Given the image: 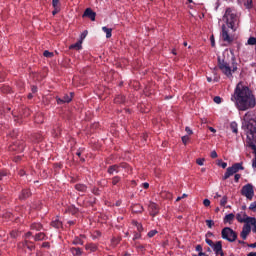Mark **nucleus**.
Wrapping results in <instances>:
<instances>
[{
	"instance_id": "nucleus-37",
	"label": "nucleus",
	"mask_w": 256,
	"mask_h": 256,
	"mask_svg": "<svg viewBox=\"0 0 256 256\" xmlns=\"http://www.w3.org/2000/svg\"><path fill=\"white\" fill-rule=\"evenodd\" d=\"M206 225L209 229H211L213 225H215V222H213V220H206Z\"/></svg>"
},
{
	"instance_id": "nucleus-38",
	"label": "nucleus",
	"mask_w": 256,
	"mask_h": 256,
	"mask_svg": "<svg viewBox=\"0 0 256 256\" xmlns=\"http://www.w3.org/2000/svg\"><path fill=\"white\" fill-rule=\"evenodd\" d=\"M197 165L203 166L205 163V158H199L196 160Z\"/></svg>"
},
{
	"instance_id": "nucleus-43",
	"label": "nucleus",
	"mask_w": 256,
	"mask_h": 256,
	"mask_svg": "<svg viewBox=\"0 0 256 256\" xmlns=\"http://www.w3.org/2000/svg\"><path fill=\"white\" fill-rule=\"evenodd\" d=\"M210 157H211L212 159H217V157H218L217 151L213 150V151L211 152V154H210Z\"/></svg>"
},
{
	"instance_id": "nucleus-27",
	"label": "nucleus",
	"mask_w": 256,
	"mask_h": 256,
	"mask_svg": "<svg viewBox=\"0 0 256 256\" xmlns=\"http://www.w3.org/2000/svg\"><path fill=\"white\" fill-rule=\"evenodd\" d=\"M249 225H252V227H253L252 231H253V233H256V219L255 218L250 220Z\"/></svg>"
},
{
	"instance_id": "nucleus-9",
	"label": "nucleus",
	"mask_w": 256,
	"mask_h": 256,
	"mask_svg": "<svg viewBox=\"0 0 256 256\" xmlns=\"http://www.w3.org/2000/svg\"><path fill=\"white\" fill-rule=\"evenodd\" d=\"M213 251L216 253V255H220L223 256V244L221 243V241L216 242L213 246H212Z\"/></svg>"
},
{
	"instance_id": "nucleus-7",
	"label": "nucleus",
	"mask_w": 256,
	"mask_h": 256,
	"mask_svg": "<svg viewBox=\"0 0 256 256\" xmlns=\"http://www.w3.org/2000/svg\"><path fill=\"white\" fill-rule=\"evenodd\" d=\"M236 219L238 221V223H250L251 219H253V217H249L247 216V213L245 212H240L236 215Z\"/></svg>"
},
{
	"instance_id": "nucleus-20",
	"label": "nucleus",
	"mask_w": 256,
	"mask_h": 256,
	"mask_svg": "<svg viewBox=\"0 0 256 256\" xmlns=\"http://www.w3.org/2000/svg\"><path fill=\"white\" fill-rule=\"evenodd\" d=\"M83 45V40H80L78 42H76L75 44H72L69 49H77V51H79V49L82 48Z\"/></svg>"
},
{
	"instance_id": "nucleus-34",
	"label": "nucleus",
	"mask_w": 256,
	"mask_h": 256,
	"mask_svg": "<svg viewBox=\"0 0 256 256\" xmlns=\"http://www.w3.org/2000/svg\"><path fill=\"white\" fill-rule=\"evenodd\" d=\"M248 45H256V38L250 37L247 41Z\"/></svg>"
},
{
	"instance_id": "nucleus-41",
	"label": "nucleus",
	"mask_w": 256,
	"mask_h": 256,
	"mask_svg": "<svg viewBox=\"0 0 256 256\" xmlns=\"http://www.w3.org/2000/svg\"><path fill=\"white\" fill-rule=\"evenodd\" d=\"M203 205H204V207H209L211 205V200L210 199H204L203 200Z\"/></svg>"
},
{
	"instance_id": "nucleus-35",
	"label": "nucleus",
	"mask_w": 256,
	"mask_h": 256,
	"mask_svg": "<svg viewBox=\"0 0 256 256\" xmlns=\"http://www.w3.org/2000/svg\"><path fill=\"white\" fill-rule=\"evenodd\" d=\"M43 55H44V57L51 59V57H53L54 54H53V52H49V50H46V51H44Z\"/></svg>"
},
{
	"instance_id": "nucleus-18",
	"label": "nucleus",
	"mask_w": 256,
	"mask_h": 256,
	"mask_svg": "<svg viewBox=\"0 0 256 256\" xmlns=\"http://www.w3.org/2000/svg\"><path fill=\"white\" fill-rule=\"evenodd\" d=\"M46 235L43 232H40L34 236V241H45Z\"/></svg>"
},
{
	"instance_id": "nucleus-64",
	"label": "nucleus",
	"mask_w": 256,
	"mask_h": 256,
	"mask_svg": "<svg viewBox=\"0 0 256 256\" xmlns=\"http://www.w3.org/2000/svg\"><path fill=\"white\" fill-rule=\"evenodd\" d=\"M198 253H199L198 256H203V255H205V253H203V251L198 252Z\"/></svg>"
},
{
	"instance_id": "nucleus-36",
	"label": "nucleus",
	"mask_w": 256,
	"mask_h": 256,
	"mask_svg": "<svg viewBox=\"0 0 256 256\" xmlns=\"http://www.w3.org/2000/svg\"><path fill=\"white\" fill-rule=\"evenodd\" d=\"M134 225L137 227V231H139V233H141V231H143V225H141L138 222H134Z\"/></svg>"
},
{
	"instance_id": "nucleus-13",
	"label": "nucleus",
	"mask_w": 256,
	"mask_h": 256,
	"mask_svg": "<svg viewBox=\"0 0 256 256\" xmlns=\"http://www.w3.org/2000/svg\"><path fill=\"white\" fill-rule=\"evenodd\" d=\"M24 147L19 143H15L9 147V151H17V153H22Z\"/></svg>"
},
{
	"instance_id": "nucleus-14",
	"label": "nucleus",
	"mask_w": 256,
	"mask_h": 256,
	"mask_svg": "<svg viewBox=\"0 0 256 256\" xmlns=\"http://www.w3.org/2000/svg\"><path fill=\"white\" fill-rule=\"evenodd\" d=\"M51 225L55 229H61V227H63V222H61L59 218H56L55 220L52 221Z\"/></svg>"
},
{
	"instance_id": "nucleus-10",
	"label": "nucleus",
	"mask_w": 256,
	"mask_h": 256,
	"mask_svg": "<svg viewBox=\"0 0 256 256\" xmlns=\"http://www.w3.org/2000/svg\"><path fill=\"white\" fill-rule=\"evenodd\" d=\"M148 209H149L152 217H155V215H157L159 213V206L157 204H155L154 202L149 203Z\"/></svg>"
},
{
	"instance_id": "nucleus-6",
	"label": "nucleus",
	"mask_w": 256,
	"mask_h": 256,
	"mask_svg": "<svg viewBox=\"0 0 256 256\" xmlns=\"http://www.w3.org/2000/svg\"><path fill=\"white\" fill-rule=\"evenodd\" d=\"M241 193L246 199L249 201L253 200V197H255V190L253 189L252 184H246L242 187Z\"/></svg>"
},
{
	"instance_id": "nucleus-33",
	"label": "nucleus",
	"mask_w": 256,
	"mask_h": 256,
	"mask_svg": "<svg viewBox=\"0 0 256 256\" xmlns=\"http://www.w3.org/2000/svg\"><path fill=\"white\" fill-rule=\"evenodd\" d=\"M52 6L54 7V9H61V7L59 6V0H52Z\"/></svg>"
},
{
	"instance_id": "nucleus-46",
	"label": "nucleus",
	"mask_w": 256,
	"mask_h": 256,
	"mask_svg": "<svg viewBox=\"0 0 256 256\" xmlns=\"http://www.w3.org/2000/svg\"><path fill=\"white\" fill-rule=\"evenodd\" d=\"M189 139H190L189 136H183L182 137L183 144L186 145V143L189 141Z\"/></svg>"
},
{
	"instance_id": "nucleus-11",
	"label": "nucleus",
	"mask_w": 256,
	"mask_h": 256,
	"mask_svg": "<svg viewBox=\"0 0 256 256\" xmlns=\"http://www.w3.org/2000/svg\"><path fill=\"white\" fill-rule=\"evenodd\" d=\"M73 96L64 95L63 98L56 97L58 105H63V103H71Z\"/></svg>"
},
{
	"instance_id": "nucleus-44",
	"label": "nucleus",
	"mask_w": 256,
	"mask_h": 256,
	"mask_svg": "<svg viewBox=\"0 0 256 256\" xmlns=\"http://www.w3.org/2000/svg\"><path fill=\"white\" fill-rule=\"evenodd\" d=\"M214 103H217V105L221 104V97L219 96L214 97Z\"/></svg>"
},
{
	"instance_id": "nucleus-42",
	"label": "nucleus",
	"mask_w": 256,
	"mask_h": 256,
	"mask_svg": "<svg viewBox=\"0 0 256 256\" xmlns=\"http://www.w3.org/2000/svg\"><path fill=\"white\" fill-rule=\"evenodd\" d=\"M250 211H256V201L252 202L249 206Z\"/></svg>"
},
{
	"instance_id": "nucleus-2",
	"label": "nucleus",
	"mask_w": 256,
	"mask_h": 256,
	"mask_svg": "<svg viewBox=\"0 0 256 256\" xmlns=\"http://www.w3.org/2000/svg\"><path fill=\"white\" fill-rule=\"evenodd\" d=\"M224 24L221 26V37L225 43H233V36L229 34V29L233 33L239 29L241 20L239 19V14L237 10L233 8H226L225 13L222 17Z\"/></svg>"
},
{
	"instance_id": "nucleus-23",
	"label": "nucleus",
	"mask_w": 256,
	"mask_h": 256,
	"mask_svg": "<svg viewBox=\"0 0 256 256\" xmlns=\"http://www.w3.org/2000/svg\"><path fill=\"white\" fill-rule=\"evenodd\" d=\"M32 231H41L43 229V226L40 223H33L31 225Z\"/></svg>"
},
{
	"instance_id": "nucleus-57",
	"label": "nucleus",
	"mask_w": 256,
	"mask_h": 256,
	"mask_svg": "<svg viewBox=\"0 0 256 256\" xmlns=\"http://www.w3.org/2000/svg\"><path fill=\"white\" fill-rule=\"evenodd\" d=\"M209 131H211V133H217V130H215L213 127H209Z\"/></svg>"
},
{
	"instance_id": "nucleus-39",
	"label": "nucleus",
	"mask_w": 256,
	"mask_h": 256,
	"mask_svg": "<svg viewBox=\"0 0 256 256\" xmlns=\"http://www.w3.org/2000/svg\"><path fill=\"white\" fill-rule=\"evenodd\" d=\"M4 177H7V171L2 170L0 171V181H3Z\"/></svg>"
},
{
	"instance_id": "nucleus-40",
	"label": "nucleus",
	"mask_w": 256,
	"mask_h": 256,
	"mask_svg": "<svg viewBox=\"0 0 256 256\" xmlns=\"http://www.w3.org/2000/svg\"><path fill=\"white\" fill-rule=\"evenodd\" d=\"M157 233H158L157 230H151L148 232V237H150V238L155 237V235H157Z\"/></svg>"
},
{
	"instance_id": "nucleus-54",
	"label": "nucleus",
	"mask_w": 256,
	"mask_h": 256,
	"mask_svg": "<svg viewBox=\"0 0 256 256\" xmlns=\"http://www.w3.org/2000/svg\"><path fill=\"white\" fill-rule=\"evenodd\" d=\"M196 251H198V253L203 251V247L201 245H197L196 246Z\"/></svg>"
},
{
	"instance_id": "nucleus-52",
	"label": "nucleus",
	"mask_w": 256,
	"mask_h": 256,
	"mask_svg": "<svg viewBox=\"0 0 256 256\" xmlns=\"http://www.w3.org/2000/svg\"><path fill=\"white\" fill-rule=\"evenodd\" d=\"M187 197H188L187 194H183L182 196H179V197L176 199V201H181V199H185V198H187Z\"/></svg>"
},
{
	"instance_id": "nucleus-26",
	"label": "nucleus",
	"mask_w": 256,
	"mask_h": 256,
	"mask_svg": "<svg viewBox=\"0 0 256 256\" xmlns=\"http://www.w3.org/2000/svg\"><path fill=\"white\" fill-rule=\"evenodd\" d=\"M246 9H253V0H246L244 2Z\"/></svg>"
},
{
	"instance_id": "nucleus-56",
	"label": "nucleus",
	"mask_w": 256,
	"mask_h": 256,
	"mask_svg": "<svg viewBox=\"0 0 256 256\" xmlns=\"http://www.w3.org/2000/svg\"><path fill=\"white\" fill-rule=\"evenodd\" d=\"M142 185H143L144 189H149V183L145 182Z\"/></svg>"
},
{
	"instance_id": "nucleus-50",
	"label": "nucleus",
	"mask_w": 256,
	"mask_h": 256,
	"mask_svg": "<svg viewBox=\"0 0 256 256\" xmlns=\"http://www.w3.org/2000/svg\"><path fill=\"white\" fill-rule=\"evenodd\" d=\"M206 243L209 245V247H213V245H215L211 239H206Z\"/></svg>"
},
{
	"instance_id": "nucleus-45",
	"label": "nucleus",
	"mask_w": 256,
	"mask_h": 256,
	"mask_svg": "<svg viewBox=\"0 0 256 256\" xmlns=\"http://www.w3.org/2000/svg\"><path fill=\"white\" fill-rule=\"evenodd\" d=\"M241 179V174H235V176H234V181L236 182V183H239V180Z\"/></svg>"
},
{
	"instance_id": "nucleus-1",
	"label": "nucleus",
	"mask_w": 256,
	"mask_h": 256,
	"mask_svg": "<svg viewBox=\"0 0 256 256\" xmlns=\"http://www.w3.org/2000/svg\"><path fill=\"white\" fill-rule=\"evenodd\" d=\"M231 100L235 102L238 111H247L256 105L255 95L249 87L241 82L237 84Z\"/></svg>"
},
{
	"instance_id": "nucleus-22",
	"label": "nucleus",
	"mask_w": 256,
	"mask_h": 256,
	"mask_svg": "<svg viewBox=\"0 0 256 256\" xmlns=\"http://www.w3.org/2000/svg\"><path fill=\"white\" fill-rule=\"evenodd\" d=\"M132 212L133 213H143V206H141V205H134L132 207Z\"/></svg>"
},
{
	"instance_id": "nucleus-61",
	"label": "nucleus",
	"mask_w": 256,
	"mask_h": 256,
	"mask_svg": "<svg viewBox=\"0 0 256 256\" xmlns=\"http://www.w3.org/2000/svg\"><path fill=\"white\" fill-rule=\"evenodd\" d=\"M21 159V156H17L14 158V161L17 163V161H19Z\"/></svg>"
},
{
	"instance_id": "nucleus-17",
	"label": "nucleus",
	"mask_w": 256,
	"mask_h": 256,
	"mask_svg": "<svg viewBox=\"0 0 256 256\" xmlns=\"http://www.w3.org/2000/svg\"><path fill=\"white\" fill-rule=\"evenodd\" d=\"M102 31L104 33H106V39H111V36H112V33H113V29L107 28V26H103L102 27Z\"/></svg>"
},
{
	"instance_id": "nucleus-55",
	"label": "nucleus",
	"mask_w": 256,
	"mask_h": 256,
	"mask_svg": "<svg viewBox=\"0 0 256 256\" xmlns=\"http://www.w3.org/2000/svg\"><path fill=\"white\" fill-rule=\"evenodd\" d=\"M135 239H141V234H140V233L135 234L134 240H135Z\"/></svg>"
},
{
	"instance_id": "nucleus-58",
	"label": "nucleus",
	"mask_w": 256,
	"mask_h": 256,
	"mask_svg": "<svg viewBox=\"0 0 256 256\" xmlns=\"http://www.w3.org/2000/svg\"><path fill=\"white\" fill-rule=\"evenodd\" d=\"M248 247H251L252 249H255V247H256V242L253 243V244H248Z\"/></svg>"
},
{
	"instance_id": "nucleus-8",
	"label": "nucleus",
	"mask_w": 256,
	"mask_h": 256,
	"mask_svg": "<svg viewBox=\"0 0 256 256\" xmlns=\"http://www.w3.org/2000/svg\"><path fill=\"white\" fill-rule=\"evenodd\" d=\"M249 233H251V224H244L240 233V237L245 241V239H247V237L249 236Z\"/></svg>"
},
{
	"instance_id": "nucleus-47",
	"label": "nucleus",
	"mask_w": 256,
	"mask_h": 256,
	"mask_svg": "<svg viewBox=\"0 0 256 256\" xmlns=\"http://www.w3.org/2000/svg\"><path fill=\"white\" fill-rule=\"evenodd\" d=\"M185 131H186V133H187L188 135H193V130H191V128H189V126H187V127L185 128Z\"/></svg>"
},
{
	"instance_id": "nucleus-49",
	"label": "nucleus",
	"mask_w": 256,
	"mask_h": 256,
	"mask_svg": "<svg viewBox=\"0 0 256 256\" xmlns=\"http://www.w3.org/2000/svg\"><path fill=\"white\" fill-rule=\"evenodd\" d=\"M210 41H211V45H212V47H215V36H211L210 37Z\"/></svg>"
},
{
	"instance_id": "nucleus-31",
	"label": "nucleus",
	"mask_w": 256,
	"mask_h": 256,
	"mask_svg": "<svg viewBox=\"0 0 256 256\" xmlns=\"http://www.w3.org/2000/svg\"><path fill=\"white\" fill-rule=\"evenodd\" d=\"M227 200H228L227 196H223L221 201H220V205L222 207H225L227 205Z\"/></svg>"
},
{
	"instance_id": "nucleus-16",
	"label": "nucleus",
	"mask_w": 256,
	"mask_h": 256,
	"mask_svg": "<svg viewBox=\"0 0 256 256\" xmlns=\"http://www.w3.org/2000/svg\"><path fill=\"white\" fill-rule=\"evenodd\" d=\"M234 219H235V214H233V213L227 214L224 217V223L232 224Z\"/></svg>"
},
{
	"instance_id": "nucleus-51",
	"label": "nucleus",
	"mask_w": 256,
	"mask_h": 256,
	"mask_svg": "<svg viewBox=\"0 0 256 256\" xmlns=\"http://www.w3.org/2000/svg\"><path fill=\"white\" fill-rule=\"evenodd\" d=\"M61 11V8H54V10L52 11V15H57V13H59Z\"/></svg>"
},
{
	"instance_id": "nucleus-5",
	"label": "nucleus",
	"mask_w": 256,
	"mask_h": 256,
	"mask_svg": "<svg viewBox=\"0 0 256 256\" xmlns=\"http://www.w3.org/2000/svg\"><path fill=\"white\" fill-rule=\"evenodd\" d=\"M221 234H222V239L229 241V243H233L237 241V233L229 227L223 228Z\"/></svg>"
},
{
	"instance_id": "nucleus-28",
	"label": "nucleus",
	"mask_w": 256,
	"mask_h": 256,
	"mask_svg": "<svg viewBox=\"0 0 256 256\" xmlns=\"http://www.w3.org/2000/svg\"><path fill=\"white\" fill-rule=\"evenodd\" d=\"M73 245H83V239H82V238H79V237H76V238L73 240Z\"/></svg>"
},
{
	"instance_id": "nucleus-21",
	"label": "nucleus",
	"mask_w": 256,
	"mask_h": 256,
	"mask_svg": "<svg viewBox=\"0 0 256 256\" xmlns=\"http://www.w3.org/2000/svg\"><path fill=\"white\" fill-rule=\"evenodd\" d=\"M75 189L81 193H85V191H87V186L85 184H76Z\"/></svg>"
},
{
	"instance_id": "nucleus-59",
	"label": "nucleus",
	"mask_w": 256,
	"mask_h": 256,
	"mask_svg": "<svg viewBox=\"0 0 256 256\" xmlns=\"http://www.w3.org/2000/svg\"><path fill=\"white\" fill-rule=\"evenodd\" d=\"M32 93H37V86H32Z\"/></svg>"
},
{
	"instance_id": "nucleus-30",
	"label": "nucleus",
	"mask_w": 256,
	"mask_h": 256,
	"mask_svg": "<svg viewBox=\"0 0 256 256\" xmlns=\"http://www.w3.org/2000/svg\"><path fill=\"white\" fill-rule=\"evenodd\" d=\"M217 165L222 169H227V162H223V160H218Z\"/></svg>"
},
{
	"instance_id": "nucleus-4",
	"label": "nucleus",
	"mask_w": 256,
	"mask_h": 256,
	"mask_svg": "<svg viewBox=\"0 0 256 256\" xmlns=\"http://www.w3.org/2000/svg\"><path fill=\"white\" fill-rule=\"evenodd\" d=\"M245 169V167H243V162L241 163H235L234 165H232L231 167H228L226 169V172L223 176V180H227L229 179V177L235 175V173H239V171H243Z\"/></svg>"
},
{
	"instance_id": "nucleus-3",
	"label": "nucleus",
	"mask_w": 256,
	"mask_h": 256,
	"mask_svg": "<svg viewBox=\"0 0 256 256\" xmlns=\"http://www.w3.org/2000/svg\"><path fill=\"white\" fill-rule=\"evenodd\" d=\"M218 67L228 79H233V73L237 71V64L232 62V67L229 66V63L225 62L224 59H221V56H218Z\"/></svg>"
},
{
	"instance_id": "nucleus-25",
	"label": "nucleus",
	"mask_w": 256,
	"mask_h": 256,
	"mask_svg": "<svg viewBox=\"0 0 256 256\" xmlns=\"http://www.w3.org/2000/svg\"><path fill=\"white\" fill-rule=\"evenodd\" d=\"M230 128H231L232 133H238V125L236 124V122H232L230 124Z\"/></svg>"
},
{
	"instance_id": "nucleus-12",
	"label": "nucleus",
	"mask_w": 256,
	"mask_h": 256,
	"mask_svg": "<svg viewBox=\"0 0 256 256\" xmlns=\"http://www.w3.org/2000/svg\"><path fill=\"white\" fill-rule=\"evenodd\" d=\"M83 17H88L91 21H95V17H97V13H95L91 8H87L83 14Z\"/></svg>"
},
{
	"instance_id": "nucleus-29",
	"label": "nucleus",
	"mask_w": 256,
	"mask_h": 256,
	"mask_svg": "<svg viewBox=\"0 0 256 256\" xmlns=\"http://www.w3.org/2000/svg\"><path fill=\"white\" fill-rule=\"evenodd\" d=\"M86 250L87 251H97V246H95L93 244H88V245H86Z\"/></svg>"
},
{
	"instance_id": "nucleus-53",
	"label": "nucleus",
	"mask_w": 256,
	"mask_h": 256,
	"mask_svg": "<svg viewBox=\"0 0 256 256\" xmlns=\"http://www.w3.org/2000/svg\"><path fill=\"white\" fill-rule=\"evenodd\" d=\"M85 37H87V31H84V32L81 34V41H83V39H85Z\"/></svg>"
},
{
	"instance_id": "nucleus-60",
	"label": "nucleus",
	"mask_w": 256,
	"mask_h": 256,
	"mask_svg": "<svg viewBox=\"0 0 256 256\" xmlns=\"http://www.w3.org/2000/svg\"><path fill=\"white\" fill-rule=\"evenodd\" d=\"M31 235H32L31 232L26 233V239H29L31 237Z\"/></svg>"
},
{
	"instance_id": "nucleus-15",
	"label": "nucleus",
	"mask_w": 256,
	"mask_h": 256,
	"mask_svg": "<svg viewBox=\"0 0 256 256\" xmlns=\"http://www.w3.org/2000/svg\"><path fill=\"white\" fill-rule=\"evenodd\" d=\"M109 175H115V173H119V166L118 165H112L108 168Z\"/></svg>"
},
{
	"instance_id": "nucleus-63",
	"label": "nucleus",
	"mask_w": 256,
	"mask_h": 256,
	"mask_svg": "<svg viewBox=\"0 0 256 256\" xmlns=\"http://www.w3.org/2000/svg\"><path fill=\"white\" fill-rule=\"evenodd\" d=\"M247 256H256V252H250Z\"/></svg>"
},
{
	"instance_id": "nucleus-48",
	"label": "nucleus",
	"mask_w": 256,
	"mask_h": 256,
	"mask_svg": "<svg viewBox=\"0 0 256 256\" xmlns=\"http://www.w3.org/2000/svg\"><path fill=\"white\" fill-rule=\"evenodd\" d=\"M35 122L36 123H43V117H41V116L36 117Z\"/></svg>"
},
{
	"instance_id": "nucleus-62",
	"label": "nucleus",
	"mask_w": 256,
	"mask_h": 256,
	"mask_svg": "<svg viewBox=\"0 0 256 256\" xmlns=\"http://www.w3.org/2000/svg\"><path fill=\"white\" fill-rule=\"evenodd\" d=\"M219 197H221V194L216 193V195L214 196V199H219Z\"/></svg>"
},
{
	"instance_id": "nucleus-32",
	"label": "nucleus",
	"mask_w": 256,
	"mask_h": 256,
	"mask_svg": "<svg viewBox=\"0 0 256 256\" xmlns=\"http://www.w3.org/2000/svg\"><path fill=\"white\" fill-rule=\"evenodd\" d=\"M119 181H121V177L119 176H115L112 178V185H117V183H119Z\"/></svg>"
},
{
	"instance_id": "nucleus-19",
	"label": "nucleus",
	"mask_w": 256,
	"mask_h": 256,
	"mask_svg": "<svg viewBox=\"0 0 256 256\" xmlns=\"http://www.w3.org/2000/svg\"><path fill=\"white\" fill-rule=\"evenodd\" d=\"M70 251H71L72 255H74V256L83 255V251L81 250V248H71Z\"/></svg>"
},
{
	"instance_id": "nucleus-24",
	"label": "nucleus",
	"mask_w": 256,
	"mask_h": 256,
	"mask_svg": "<svg viewBox=\"0 0 256 256\" xmlns=\"http://www.w3.org/2000/svg\"><path fill=\"white\" fill-rule=\"evenodd\" d=\"M28 197H31V192L29 190H23L20 199H27Z\"/></svg>"
}]
</instances>
